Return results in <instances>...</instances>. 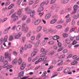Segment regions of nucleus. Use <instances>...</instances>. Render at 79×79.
Segmentation results:
<instances>
[{"mask_svg": "<svg viewBox=\"0 0 79 79\" xmlns=\"http://www.w3.org/2000/svg\"><path fill=\"white\" fill-rule=\"evenodd\" d=\"M27 16L26 15H24V17H22V21H25V19H26Z\"/></svg>", "mask_w": 79, "mask_h": 79, "instance_id": "34", "label": "nucleus"}, {"mask_svg": "<svg viewBox=\"0 0 79 79\" xmlns=\"http://www.w3.org/2000/svg\"><path fill=\"white\" fill-rule=\"evenodd\" d=\"M78 8H79V6L77 5H74L73 7V10H75L77 11V10H78Z\"/></svg>", "mask_w": 79, "mask_h": 79, "instance_id": "14", "label": "nucleus"}, {"mask_svg": "<svg viewBox=\"0 0 79 79\" xmlns=\"http://www.w3.org/2000/svg\"><path fill=\"white\" fill-rule=\"evenodd\" d=\"M50 16H51V14H48L46 15L45 17V19H48L50 18Z\"/></svg>", "mask_w": 79, "mask_h": 79, "instance_id": "8", "label": "nucleus"}, {"mask_svg": "<svg viewBox=\"0 0 79 79\" xmlns=\"http://www.w3.org/2000/svg\"><path fill=\"white\" fill-rule=\"evenodd\" d=\"M30 17H31V18H33L34 15H35V11H32L30 13Z\"/></svg>", "mask_w": 79, "mask_h": 79, "instance_id": "10", "label": "nucleus"}, {"mask_svg": "<svg viewBox=\"0 0 79 79\" xmlns=\"http://www.w3.org/2000/svg\"><path fill=\"white\" fill-rule=\"evenodd\" d=\"M20 28H21V26L20 25L18 26L16 28V30L17 31H20Z\"/></svg>", "mask_w": 79, "mask_h": 79, "instance_id": "27", "label": "nucleus"}, {"mask_svg": "<svg viewBox=\"0 0 79 79\" xmlns=\"http://www.w3.org/2000/svg\"><path fill=\"white\" fill-rule=\"evenodd\" d=\"M15 4H11L10 6H9L8 7V9L9 10H10V9H11V8H13L14 7Z\"/></svg>", "mask_w": 79, "mask_h": 79, "instance_id": "20", "label": "nucleus"}, {"mask_svg": "<svg viewBox=\"0 0 79 79\" xmlns=\"http://www.w3.org/2000/svg\"><path fill=\"white\" fill-rule=\"evenodd\" d=\"M63 50V48L62 47L61 48H60L59 49H58V51H57V52H61V50Z\"/></svg>", "mask_w": 79, "mask_h": 79, "instance_id": "50", "label": "nucleus"}, {"mask_svg": "<svg viewBox=\"0 0 79 79\" xmlns=\"http://www.w3.org/2000/svg\"><path fill=\"white\" fill-rule=\"evenodd\" d=\"M12 67L11 65H9L7 64V69H10V68H11Z\"/></svg>", "mask_w": 79, "mask_h": 79, "instance_id": "61", "label": "nucleus"}, {"mask_svg": "<svg viewBox=\"0 0 79 79\" xmlns=\"http://www.w3.org/2000/svg\"><path fill=\"white\" fill-rule=\"evenodd\" d=\"M42 27L41 26H39L37 27V29L36 30V31L37 32H40L41 30H42Z\"/></svg>", "mask_w": 79, "mask_h": 79, "instance_id": "15", "label": "nucleus"}, {"mask_svg": "<svg viewBox=\"0 0 79 79\" xmlns=\"http://www.w3.org/2000/svg\"><path fill=\"white\" fill-rule=\"evenodd\" d=\"M14 37L12 35H11L10 36V37L9 39V41H12L13 40Z\"/></svg>", "mask_w": 79, "mask_h": 79, "instance_id": "30", "label": "nucleus"}, {"mask_svg": "<svg viewBox=\"0 0 79 79\" xmlns=\"http://www.w3.org/2000/svg\"><path fill=\"white\" fill-rule=\"evenodd\" d=\"M44 5H45L44 2H43L40 4V6H44Z\"/></svg>", "mask_w": 79, "mask_h": 79, "instance_id": "59", "label": "nucleus"}, {"mask_svg": "<svg viewBox=\"0 0 79 79\" xmlns=\"http://www.w3.org/2000/svg\"><path fill=\"white\" fill-rule=\"evenodd\" d=\"M77 13V11L76 10H74L71 13V14L72 15H74V14H76Z\"/></svg>", "mask_w": 79, "mask_h": 79, "instance_id": "45", "label": "nucleus"}, {"mask_svg": "<svg viewBox=\"0 0 79 79\" xmlns=\"http://www.w3.org/2000/svg\"><path fill=\"white\" fill-rule=\"evenodd\" d=\"M7 19L8 18H7L3 19V20H2V23H4V22L6 21L7 20Z\"/></svg>", "mask_w": 79, "mask_h": 79, "instance_id": "48", "label": "nucleus"}, {"mask_svg": "<svg viewBox=\"0 0 79 79\" xmlns=\"http://www.w3.org/2000/svg\"><path fill=\"white\" fill-rule=\"evenodd\" d=\"M11 28L10 27H9L8 28L6 29L3 32L4 34H7L8 32V31L9 30H10V29Z\"/></svg>", "mask_w": 79, "mask_h": 79, "instance_id": "12", "label": "nucleus"}, {"mask_svg": "<svg viewBox=\"0 0 79 79\" xmlns=\"http://www.w3.org/2000/svg\"><path fill=\"white\" fill-rule=\"evenodd\" d=\"M29 30V28L25 24H23L22 27V31L24 32H27Z\"/></svg>", "mask_w": 79, "mask_h": 79, "instance_id": "1", "label": "nucleus"}, {"mask_svg": "<svg viewBox=\"0 0 79 79\" xmlns=\"http://www.w3.org/2000/svg\"><path fill=\"white\" fill-rule=\"evenodd\" d=\"M14 11H15V10H14L13 9L11 10H10V13L9 14V16H10V15H11V14L13 13H14Z\"/></svg>", "mask_w": 79, "mask_h": 79, "instance_id": "38", "label": "nucleus"}, {"mask_svg": "<svg viewBox=\"0 0 79 79\" xmlns=\"http://www.w3.org/2000/svg\"><path fill=\"white\" fill-rule=\"evenodd\" d=\"M52 39L53 40H58V39H60V36L58 35L54 36L52 37Z\"/></svg>", "mask_w": 79, "mask_h": 79, "instance_id": "13", "label": "nucleus"}, {"mask_svg": "<svg viewBox=\"0 0 79 79\" xmlns=\"http://www.w3.org/2000/svg\"><path fill=\"white\" fill-rule=\"evenodd\" d=\"M18 62V60L17 59H15L14 60H13V61H12V64H16Z\"/></svg>", "mask_w": 79, "mask_h": 79, "instance_id": "18", "label": "nucleus"}, {"mask_svg": "<svg viewBox=\"0 0 79 79\" xmlns=\"http://www.w3.org/2000/svg\"><path fill=\"white\" fill-rule=\"evenodd\" d=\"M10 2H7L5 3V6H8V5H10Z\"/></svg>", "mask_w": 79, "mask_h": 79, "instance_id": "47", "label": "nucleus"}, {"mask_svg": "<svg viewBox=\"0 0 79 79\" xmlns=\"http://www.w3.org/2000/svg\"><path fill=\"white\" fill-rule=\"evenodd\" d=\"M71 17H69L66 20L67 23H68L69 22H71Z\"/></svg>", "mask_w": 79, "mask_h": 79, "instance_id": "32", "label": "nucleus"}, {"mask_svg": "<svg viewBox=\"0 0 79 79\" xmlns=\"http://www.w3.org/2000/svg\"><path fill=\"white\" fill-rule=\"evenodd\" d=\"M7 60L9 61H11V56H9L8 57H7Z\"/></svg>", "mask_w": 79, "mask_h": 79, "instance_id": "33", "label": "nucleus"}, {"mask_svg": "<svg viewBox=\"0 0 79 79\" xmlns=\"http://www.w3.org/2000/svg\"><path fill=\"white\" fill-rule=\"evenodd\" d=\"M25 67H26V63L23 62L20 67V69L23 70L24 69Z\"/></svg>", "mask_w": 79, "mask_h": 79, "instance_id": "5", "label": "nucleus"}, {"mask_svg": "<svg viewBox=\"0 0 79 79\" xmlns=\"http://www.w3.org/2000/svg\"><path fill=\"white\" fill-rule=\"evenodd\" d=\"M35 52H32L31 53V56H35Z\"/></svg>", "mask_w": 79, "mask_h": 79, "instance_id": "54", "label": "nucleus"}, {"mask_svg": "<svg viewBox=\"0 0 79 79\" xmlns=\"http://www.w3.org/2000/svg\"><path fill=\"white\" fill-rule=\"evenodd\" d=\"M68 52V51L67 49H65L63 50V53L64 54H65V53H66Z\"/></svg>", "mask_w": 79, "mask_h": 79, "instance_id": "39", "label": "nucleus"}, {"mask_svg": "<svg viewBox=\"0 0 79 79\" xmlns=\"http://www.w3.org/2000/svg\"><path fill=\"white\" fill-rule=\"evenodd\" d=\"M13 54L15 56H16L18 54V52H13Z\"/></svg>", "mask_w": 79, "mask_h": 79, "instance_id": "55", "label": "nucleus"}, {"mask_svg": "<svg viewBox=\"0 0 79 79\" xmlns=\"http://www.w3.org/2000/svg\"><path fill=\"white\" fill-rule=\"evenodd\" d=\"M56 30H52V34H55V33H56Z\"/></svg>", "mask_w": 79, "mask_h": 79, "instance_id": "51", "label": "nucleus"}, {"mask_svg": "<svg viewBox=\"0 0 79 79\" xmlns=\"http://www.w3.org/2000/svg\"><path fill=\"white\" fill-rule=\"evenodd\" d=\"M24 71H22L20 72L19 74H18V76L19 77H23L24 76Z\"/></svg>", "mask_w": 79, "mask_h": 79, "instance_id": "6", "label": "nucleus"}, {"mask_svg": "<svg viewBox=\"0 0 79 79\" xmlns=\"http://www.w3.org/2000/svg\"><path fill=\"white\" fill-rule=\"evenodd\" d=\"M63 36L64 37H68V34L64 33L63 34Z\"/></svg>", "mask_w": 79, "mask_h": 79, "instance_id": "56", "label": "nucleus"}, {"mask_svg": "<svg viewBox=\"0 0 79 79\" xmlns=\"http://www.w3.org/2000/svg\"><path fill=\"white\" fill-rule=\"evenodd\" d=\"M34 39H35V36H33L31 37V40H34Z\"/></svg>", "mask_w": 79, "mask_h": 79, "instance_id": "62", "label": "nucleus"}, {"mask_svg": "<svg viewBox=\"0 0 79 79\" xmlns=\"http://www.w3.org/2000/svg\"><path fill=\"white\" fill-rule=\"evenodd\" d=\"M19 64H21L22 63V59L21 58H19L18 61Z\"/></svg>", "mask_w": 79, "mask_h": 79, "instance_id": "26", "label": "nucleus"}, {"mask_svg": "<svg viewBox=\"0 0 79 79\" xmlns=\"http://www.w3.org/2000/svg\"><path fill=\"white\" fill-rule=\"evenodd\" d=\"M18 19V17L16 16L14 18L13 21H16Z\"/></svg>", "mask_w": 79, "mask_h": 79, "instance_id": "28", "label": "nucleus"}, {"mask_svg": "<svg viewBox=\"0 0 79 79\" xmlns=\"http://www.w3.org/2000/svg\"><path fill=\"white\" fill-rule=\"evenodd\" d=\"M3 38H1L0 40V44H2V43H3Z\"/></svg>", "mask_w": 79, "mask_h": 79, "instance_id": "53", "label": "nucleus"}, {"mask_svg": "<svg viewBox=\"0 0 79 79\" xmlns=\"http://www.w3.org/2000/svg\"><path fill=\"white\" fill-rule=\"evenodd\" d=\"M5 55L6 58H8V57L9 56H11L10 55H9V53H8V52H6L5 53Z\"/></svg>", "mask_w": 79, "mask_h": 79, "instance_id": "21", "label": "nucleus"}, {"mask_svg": "<svg viewBox=\"0 0 79 79\" xmlns=\"http://www.w3.org/2000/svg\"><path fill=\"white\" fill-rule=\"evenodd\" d=\"M57 46L56 45H54V49L55 50H56L57 49Z\"/></svg>", "mask_w": 79, "mask_h": 79, "instance_id": "63", "label": "nucleus"}, {"mask_svg": "<svg viewBox=\"0 0 79 79\" xmlns=\"http://www.w3.org/2000/svg\"><path fill=\"white\" fill-rule=\"evenodd\" d=\"M40 37H41V35L40 34H38L36 38V40L39 39L40 38Z\"/></svg>", "mask_w": 79, "mask_h": 79, "instance_id": "29", "label": "nucleus"}, {"mask_svg": "<svg viewBox=\"0 0 79 79\" xmlns=\"http://www.w3.org/2000/svg\"><path fill=\"white\" fill-rule=\"evenodd\" d=\"M65 42L67 44H70V43H71V41L70 40H69V39H67L65 40Z\"/></svg>", "mask_w": 79, "mask_h": 79, "instance_id": "25", "label": "nucleus"}, {"mask_svg": "<svg viewBox=\"0 0 79 79\" xmlns=\"http://www.w3.org/2000/svg\"><path fill=\"white\" fill-rule=\"evenodd\" d=\"M54 43L55 42H54V41H51L48 42V45H53V44H54Z\"/></svg>", "mask_w": 79, "mask_h": 79, "instance_id": "22", "label": "nucleus"}, {"mask_svg": "<svg viewBox=\"0 0 79 79\" xmlns=\"http://www.w3.org/2000/svg\"><path fill=\"white\" fill-rule=\"evenodd\" d=\"M16 16L15 15V14L14 13L12 15L11 17L12 18H14L15 17V16Z\"/></svg>", "mask_w": 79, "mask_h": 79, "instance_id": "58", "label": "nucleus"}, {"mask_svg": "<svg viewBox=\"0 0 79 79\" xmlns=\"http://www.w3.org/2000/svg\"><path fill=\"white\" fill-rule=\"evenodd\" d=\"M32 34V32L31 31H30L27 33V37H31V35Z\"/></svg>", "mask_w": 79, "mask_h": 79, "instance_id": "19", "label": "nucleus"}, {"mask_svg": "<svg viewBox=\"0 0 79 79\" xmlns=\"http://www.w3.org/2000/svg\"><path fill=\"white\" fill-rule=\"evenodd\" d=\"M72 54H70V55H69L67 57V58H71V56H72Z\"/></svg>", "mask_w": 79, "mask_h": 79, "instance_id": "60", "label": "nucleus"}, {"mask_svg": "<svg viewBox=\"0 0 79 79\" xmlns=\"http://www.w3.org/2000/svg\"><path fill=\"white\" fill-rule=\"evenodd\" d=\"M8 36H7V35H6L4 37V39L3 40V42H7V39H8Z\"/></svg>", "mask_w": 79, "mask_h": 79, "instance_id": "16", "label": "nucleus"}, {"mask_svg": "<svg viewBox=\"0 0 79 79\" xmlns=\"http://www.w3.org/2000/svg\"><path fill=\"white\" fill-rule=\"evenodd\" d=\"M23 47H22L20 48V52L21 54H22V53H23Z\"/></svg>", "mask_w": 79, "mask_h": 79, "instance_id": "49", "label": "nucleus"}, {"mask_svg": "<svg viewBox=\"0 0 79 79\" xmlns=\"http://www.w3.org/2000/svg\"><path fill=\"white\" fill-rule=\"evenodd\" d=\"M41 20L40 19H39L36 20L34 23V24L36 26H37V25H38L40 23V21Z\"/></svg>", "mask_w": 79, "mask_h": 79, "instance_id": "11", "label": "nucleus"}, {"mask_svg": "<svg viewBox=\"0 0 79 79\" xmlns=\"http://www.w3.org/2000/svg\"><path fill=\"white\" fill-rule=\"evenodd\" d=\"M21 0H18L17 1V3L18 5H19L21 4Z\"/></svg>", "mask_w": 79, "mask_h": 79, "instance_id": "46", "label": "nucleus"}, {"mask_svg": "<svg viewBox=\"0 0 79 79\" xmlns=\"http://www.w3.org/2000/svg\"><path fill=\"white\" fill-rule=\"evenodd\" d=\"M26 23L27 24H29V23H31V19L28 18L26 21Z\"/></svg>", "mask_w": 79, "mask_h": 79, "instance_id": "36", "label": "nucleus"}, {"mask_svg": "<svg viewBox=\"0 0 79 79\" xmlns=\"http://www.w3.org/2000/svg\"><path fill=\"white\" fill-rule=\"evenodd\" d=\"M69 0H61V2L63 4H66L67 3H68Z\"/></svg>", "mask_w": 79, "mask_h": 79, "instance_id": "9", "label": "nucleus"}, {"mask_svg": "<svg viewBox=\"0 0 79 79\" xmlns=\"http://www.w3.org/2000/svg\"><path fill=\"white\" fill-rule=\"evenodd\" d=\"M56 4H54L51 7V9L52 10H54V9L56 8Z\"/></svg>", "mask_w": 79, "mask_h": 79, "instance_id": "24", "label": "nucleus"}, {"mask_svg": "<svg viewBox=\"0 0 79 79\" xmlns=\"http://www.w3.org/2000/svg\"><path fill=\"white\" fill-rule=\"evenodd\" d=\"M23 9H21L19 10L17 12V15L19 16V17H21L23 15H22V13L23 11Z\"/></svg>", "mask_w": 79, "mask_h": 79, "instance_id": "3", "label": "nucleus"}, {"mask_svg": "<svg viewBox=\"0 0 79 79\" xmlns=\"http://www.w3.org/2000/svg\"><path fill=\"white\" fill-rule=\"evenodd\" d=\"M45 53H43L42 54H41L40 55V56L42 58L43 57H44V56H45Z\"/></svg>", "mask_w": 79, "mask_h": 79, "instance_id": "37", "label": "nucleus"}, {"mask_svg": "<svg viewBox=\"0 0 79 79\" xmlns=\"http://www.w3.org/2000/svg\"><path fill=\"white\" fill-rule=\"evenodd\" d=\"M57 21V20L56 19H53L51 21L50 23L51 24H54V23H55Z\"/></svg>", "mask_w": 79, "mask_h": 79, "instance_id": "17", "label": "nucleus"}, {"mask_svg": "<svg viewBox=\"0 0 79 79\" xmlns=\"http://www.w3.org/2000/svg\"><path fill=\"white\" fill-rule=\"evenodd\" d=\"M25 40H26V37L25 36H23L22 38V40L23 41V42H24Z\"/></svg>", "mask_w": 79, "mask_h": 79, "instance_id": "57", "label": "nucleus"}, {"mask_svg": "<svg viewBox=\"0 0 79 79\" xmlns=\"http://www.w3.org/2000/svg\"><path fill=\"white\" fill-rule=\"evenodd\" d=\"M0 61L1 62H3L4 61V58L2 56H1V57L0 60Z\"/></svg>", "mask_w": 79, "mask_h": 79, "instance_id": "40", "label": "nucleus"}, {"mask_svg": "<svg viewBox=\"0 0 79 79\" xmlns=\"http://www.w3.org/2000/svg\"><path fill=\"white\" fill-rule=\"evenodd\" d=\"M56 28L57 29H61V28H62V26L60 25H57L56 27Z\"/></svg>", "mask_w": 79, "mask_h": 79, "instance_id": "31", "label": "nucleus"}, {"mask_svg": "<svg viewBox=\"0 0 79 79\" xmlns=\"http://www.w3.org/2000/svg\"><path fill=\"white\" fill-rule=\"evenodd\" d=\"M44 7L43 6H40V7L39 8L38 10V12L40 13L43 11H44Z\"/></svg>", "mask_w": 79, "mask_h": 79, "instance_id": "4", "label": "nucleus"}, {"mask_svg": "<svg viewBox=\"0 0 79 79\" xmlns=\"http://www.w3.org/2000/svg\"><path fill=\"white\" fill-rule=\"evenodd\" d=\"M20 37V35H19V34H18L15 36V39H19V38Z\"/></svg>", "mask_w": 79, "mask_h": 79, "instance_id": "44", "label": "nucleus"}, {"mask_svg": "<svg viewBox=\"0 0 79 79\" xmlns=\"http://www.w3.org/2000/svg\"><path fill=\"white\" fill-rule=\"evenodd\" d=\"M64 20H62L61 19L57 23L58 24H60L61 23H64Z\"/></svg>", "mask_w": 79, "mask_h": 79, "instance_id": "35", "label": "nucleus"}, {"mask_svg": "<svg viewBox=\"0 0 79 79\" xmlns=\"http://www.w3.org/2000/svg\"><path fill=\"white\" fill-rule=\"evenodd\" d=\"M56 0H52L51 2V4H53V3H54L55 2H56Z\"/></svg>", "mask_w": 79, "mask_h": 79, "instance_id": "64", "label": "nucleus"}, {"mask_svg": "<svg viewBox=\"0 0 79 79\" xmlns=\"http://www.w3.org/2000/svg\"><path fill=\"white\" fill-rule=\"evenodd\" d=\"M58 47H62V44L60 42H59L58 43Z\"/></svg>", "mask_w": 79, "mask_h": 79, "instance_id": "41", "label": "nucleus"}, {"mask_svg": "<svg viewBox=\"0 0 79 79\" xmlns=\"http://www.w3.org/2000/svg\"><path fill=\"white\" fill-rule=\"evenodd\" d=\"M55 53V52L53 51H51L49 52V55H54Z\"/></svg>", "mask_w": 79, "mask_h": 79, "instance_id": "43", "label": "nucleus"}, {"mask_svg": "<svg viewBox=\"0 0 79 79\" xmlns=\"http://www.w3.org/2000/svg\"><path fill=\"white\" fill-rule=\"evenodd\" d=\"M8 66V64H5L2 67V68H7Z\"/></svg>", "mask_w": 79, "mask_h": 79, "instance_id": "52", "label": "nucleus"}, {"mask_svg": "<svg viewBox=\"0 0 79 79\" xmlns=\"http://www.w3.org/2000/svg\"><path fill=\"white\" fill-rule=\"evenodd\" d=\"M74 18L75 19H77V18H79V15H74Z\"/></svg>", "mask_w": 79, "mask_h": 79, "instance_id": "23", "label": "nucleus"}, {"mask_svg": "<svg viewBox=\"0 0 79 79\" xmlns=\"http://www.w3.org/2000/svg\"><path fill=\"white\" fill-rule=\"evenodd\" d=\"M77 44V41L76 40H75L73 41L72 43V45H75V44Z\"/></svg>", "mask_w": 79, "mask_h": 79, "instance_id": "42", "label": "nucleus"}, {"mask_svg": "<svg viewBox=\"0 0 79 79\" xmlns=\"http://www.w3.org/2000/svg\"><path fill=\"white\" fill-rule=\"evenodd\" d=\"M69 71H70V68H66L64 71V73L67 74V73H68Z\"/></svg>", "mask_w": 79, "mask_h": 79, "instance_id": "7", "label": "nucleus"}, {"mask_svg": "<svg viewBox=\"0 0 79 79\" xmlns=\"http://www.w3.org/2000/svg\"><path fill=\"white\" fill-rule=\"evenodd\" d=\"M25 11L26 14H30L32 12V10L30 9L29 7H27L25 8Z\"/></svg>", "mask_w": 79, "mask_h": 79, "instance_id": "2", "label": "nucleus"}]
</instances>
